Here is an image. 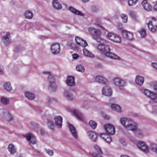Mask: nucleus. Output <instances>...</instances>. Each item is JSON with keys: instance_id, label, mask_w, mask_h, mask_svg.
Wrapping results in <instances>:
<instances>
[{"instance_id": "1", "label": "nucleus", "mask_w": 157, "mask_h": 157, "mask_svg": "<svg viewBox=\"0 0 157 157\" xmlns=\"http://www.w3.org/2000/svg\"><path fill=\"white\" fill-rule=\"evenodd\" d=\"M98 49L107 57L115 59L120 60V58L117 55L110 53L109 46L103 44H99L98 46Z\"/></svg>"}, {"instance_id": "2", "label": "nucleus", "mask_w": 157, "mask_h": 157, "mask_svg": "<svg viewBox=\"0 0 157 157\" xmlns=\"http://www.w3.org/2000/svg\"><path fill=\"white\" fill-rule=\"evenodd\" d=\"M120 121L121 124L128 130L134 131L137 128L136 123L131 119L126 118H121Z\"/></svg>"}, {"instance_id": "3", "label": "nucleus", "mask_w": 157, "mask_h": 157, "mask_svg": "<svg viewBox=\"0 0 157 157\" xmlns=\"http://www.w3.org/2000/svg\"><path fill=\"white\" fill-rule=\"evenodd\" d=\"M144 94L150 98V102L151 103L153 104L157 102V95L156 94L147 89L144 90Z\"/></svg>"}, {"instance_id": "4", "label": "nucleus", "mask_w": 157, "mask_h": 157, "mask_svg": "<svg viewBox=\"0 0 157 157\" xmlns=\"http://www.w3.org/2000/svg\"><path fill=\"white\" fill-rule=\"evenodd\" d=\"M47 73L49 74L48 77V81L50 83V85L48 87V89L52 91H55L56 88V86L55 84V80L54 77L52 75H50V73L48 72H44V73Z\"/></svg>"}, {"instance_id": "5", "label": "nucleus", "mask_w": 157, "mask_h": 157, "mask_svg": "<svg viewBox=\"0 0 157 157\" xmlns=\"http://www.w3.org/2000/svg\"><path fill=\"white\" fill-rule=\"evenodd\" d=\"M147 25L150 31L153 33L156 31L157 28V20L155 18L152 17L151 20L147 23Z\"/></svg>"}, {"instance_id": "6", "label": "nucleus", "mask_w": 157, "mask_h": 157, "mask_svg": "<svg viewBox=\"0 0 157 157\" xmlns=\"http://www.w3.org/2000/svg\"><path fill=\"white\" fill-rule=\"evenodd\" d=\"M102 33L100 29H96L93 34L92 37L97 42L100 43L104 41V39L101 37Z\"/></svg>"}, {"instance_id": "7", "label": "nucleus", "mask_w": 157, "mask_h": 157, "mask_svg": "<svg viewBox=\"0 0 157 157\" xmlns=\"http://www.w3.org/2000/svg\"><path fill=\"white\" fill-rule=\"evenodd\" d=\"M107 37L111 40L116 42L120 43L121 40L120 37L117 35L109 33L107 35Z\"/></svg>"}, {"instance_id": "8", "label": "nucleus", "mask_w": 157, "mask_h": 157, "mask_svg": "<svg viewBox=\"0 0 157 157\" xmlns=\"http://www.w3.org/2000/svg\"><path fill=\"white\" fill-rule=\"evenodd\" d=\"M94 149L97 153L93 152L91 153L94 157H103L101 155L103 152L100 147L97 145H94Z\"/></svg>"}, {"instance_id": "9", "label": "nucleus", "mask_w": 157, "mask_h": 157, "mask_svg": "<svg viewBox=\"0 0 157 157\" xmlns=\"http://www.w3.org/2000/svg\"><path fill=\"white\" fill-rule=\"evenodd\" d=\"M113 82L115 85L118 86L120 90H123L125 84L124 81L119 78H116L113 80Z\"/></svg>"}, {"instance_id": "10", "label": "nucleus", "mask_w": 157, "mask_h": 157, "mask_svg": "<svg viewBox=\"0 0 157 157\" xmlns=\"http://www.w3.org/2000/svg\"><path fill=\"white\" fill-rule=\"evenodd\" d=\"M104 127L105 129L108 134L112 135L115 133V128L113 125L108 124H105Z\"/></svg>"}, {"instance_id": "11", "label": "nucleus", "mask_w": 157, "mask_h": 157, "mask_svg": "<svg viewBox=\"0 0 157 157\" xmlns=\"http://www.w3.org/2000/svg\"><path fill=\"white\" fill-rule=\"evenodd\" d=\"M122 36L126 39L128 40H132L133 39V33L130 32L128 31L125 30H122L121 31Z\"/></svg>"}, {"instance_id": "12", "label": "nucleus", "mask_w": 157, "mask_h": 157, "mask_svg": "<svg viewBox=\"0 0 157 157\" xmlns=\"http://www.w3.org/2000/svg\"><path fill=\"white\" fill-rule=\"evenodd\" d=\"M73 113L75 117L79 121H83L85 120V117L82 113L78 110L74 109L73 110Z\"/></svg>"}, {"instance_id": "13", "label": "nucleus", "mask_w": 157, "mask_h": 157, "mask_svg": "<svg viewBox=\"0 0 157 157\" xmlns=\"http://www.w3.org/2000/svg\"><path fill=\"white\" fill-rule=\"evenodd\" d=\"M23 136L26 138L30 144H33L36 143L35 138L31 133H27L24 135Z\"/></svg>"}, {"instance_id": "14", "label": "nucleus", "mask_w": 157, "mask_h": 157, "mask_svg": "<svg viewBox=\"0 0 157 157\" xmlns=\"http://www.w3.org/2000/svg\"><path fill=\"white\" fill-rule=\"evenodd\" d=\"M75 39L76 42L78 45L84 47H85L87 45L86 42L82 39L78 37H76Z\"/></svg>"}, {"instance_id": "15", "label": "nucleus", "mask_w": 157, "mask_h": 157, "mask_svg": "<svg viewBox=\"0 0 157 157\" xmlns=\"http://www.w3.org/2000/svg\"><path fill=\"white\" fill-rule=\"evenodd\" d=\"M102 94L106 96H109L112 95V90L110 87L106 86L103 87L102 90Z\"/></svg>"}, {"instance_id": "16", "label": "nucleus", "mask_w": 157, "mask_h": 157, "mask_svg": "<svg viewBox=\"0 0 157 157\" xmlns=\"http://www.w3.org/2000/svg\"><path fill=\"white\" fill-rule=\"evenodd\" d=\"M51 50L54 54L59 53L60 51L59 45L57 43L53 44L51 48Z\"/></svg>"}, {"instance_id": "17", "label": "nucleus", "mask_w": 157, "mask_h": 157, "mask_svg": "<svg viewBox=\"0 0 157 157\" xmlns=\"http://www.w3.org/2000/svg\"><path fill=\"white\" fill-rule=\"evenodd\" d=\"M56 126L59 128H61L63 121L62 117L60 116H57L54 118Z\"/></svg>"}, {"instance_id": "18", "label": "nucleus", "mask_w": 157, "mask_h": 157, "mask_svg": "<svg viewBox=\"0 0 157 157\" xmlns=\"http://www.w3.org/2000/svg\"><path fill=\"white\" fill-rule=\"evenodd\" d=\"M74 77L69 76L67 77L66 81V84L69 86H74L75 84Z\"/></svg>"}, {"instance_id": "19", "label": "nucleus", "mask_w": 157, "mask_h": 157, "mask_svg": "<svg viewBox=\"0 0 157 157\" xmlns=\"http://www.w3.org/2000/svg\"><path fill=\"white\" fill-rule=\"evenodd\" d=\"M141 4L144 9L147 11H150L151 10V6L147 2V0H144L142 1Z\"/></svg>"}, {"instance_id": "20", "label": "nucleus", "mask_w": 157, "mask_h": 157, "mask_svg": "<svg viewBox=\"0 0 157 157\" xmlns=\"http://www.w3.org/2000/svg\"><path fill=\"white\" fill-rule=\"evenodd\" d=\"M144 81V78L143 77L139 75L136 76L135 82L136 84L141 85L143 83Z\"/></svg>"}, {"instance_id": "21", "label": "nucleus", "mask_w": 157, "mask_h": 157, "mask_svg": "<svg viewBox=\"0 0 157 157\" xmlns=\"http://www.w3.org/2000/svg\"><path fill=\"white\" fill-rule=\"evenodd\" d=\"M10 34L9 32H7L6 35L2 38L4 43L6 45L9 44L11 42L9 37Z\"/></svg>"}, {"instance_id": "22", "label": "nucleus", "mask_w": 157, "mask_h": 157, "mask_svg": "<svg viewBox=\"0 0 157 157\" xmlns=\"http://www.w3.org/2000/svg\"><path fill=\"white\" fill-rule=\"evenodd\" d=\"M100 136L108 143H109L112 141L111 137L106 134H101L100 135Z\"/></svg>"}, {"instance_id": "23", "label": "nucleus", "mask_w": 157, "mask_h": 157, "mask_svg": "<svg viewBox=\"0 0 157 157\" xmlns=\"http://www.w3.org/2000/svg\"><path fill=\"white\" fill-rule=\"evenodd\" d=\"M95 79L96 81L103 84H106L107 82L106 80L101 76H97Z\"/></svg>"}, {"instance_id": "24", "label": "nucleus", "mask_w": 157, "mask_h": 157, "mask_svg": "<svg viewBox=\"0 0 157 157\" xmlns=\"http://www.w3.org/2000/svg\"><path fill=\"white\" fill-rule=\"evenodd\" d=\"M88 134L90 138L93 141H94L97 139V136L96 134L91 131H88Z\"/></svg>"}, {"instance_id": "25", "label": "nucleus", "mask_w": 157, "mask_h": 157, "mask_svg": "<svg viewBox=\"0 0 157 157\" xmlns=\"http://www.w3.org/2000/svg\"><path fill=\"white\" fill-rule=\"evenodd\" d=\"M69 125L70 130L72 135L75 138H77V136L75 127L70 124H69Z\"/></svg>"}, {"instance_id": "26", "label": "nucleus", "mask_w": 157, "mask_h": 157, "mask_svg": "<svg viewBox=\"0 0 157 157\" xmlns=\"http://www.w3.org/2000/svg\"><path fill=\"white\" fill-rule=\"evenodd\" d=\"M143 146H141V147L139 145V144H137V146L140 148L141 150L144 151L145 153H147L148 151V148L147 145L145 144H142Z\"/></svg>"}, {"instance_id": "27", "label": "nucleus", "mask_w": 157, "mask_h": 157, "mask_svg": "<svg viewBox=\"0 0 157 157\" xmlns=\"http://www.w3.org/2000/svg\"><path fill=\"white\" fill-rule=\"evenodd\" d=\"M52 4L53 7L56 9H59L62 8L61 5L56 0H54L53 1Z\"/></svg>"}, {"instance_id": "28", "label": "nucleus", "mask_w": 157, "mask_h": 157, "mask_svg": "<svg viewBox=\"0 0 157 157\" xmlns=\"http://www.w3.org/2000/svg\"><path fill=\"white\" fill-rule=\"evenodd\" d=\"M69 10L70 11L75 14L79 15L80 16L83 15V14L81 12L76 10L72 7H70L69 8Z\"/></svg>"}, {"instance_id": "29", "label": "nucleus", "mask_w": 157, "mask_h": 157, "mask_svg": "<svg viewBox=\"0 0 157 157\" xmlns=\"http://www.w3.org/2000/svg\"><path fill=\"white\" fill-rule=\"evenodd\" d=\"M83 52L84 55L85 56L91 58L94 57H95L94 55L93 54L86 48H84L83 49Z\"/></svg>"}, {"instance_id": "30", "label": "nucleus", "mask_w": 157, "mask_h": 157, "mask_svg": "<svg viewBox=\"0 0 157 157\" xmlns=\"http://www.w3.org/2000/svg\"><path fill=\"white\" fill-rule=\"evenodd\" d=\"M111 108L113 110L117 112H120L121 111V108L119 105L117 104H112L111 105Z\"/></svg>"}, {"instance_id": "31", "label": "nucleus", "mask_w": 157, "mask_h": 157, "mask_svg": "<svg viewBox=\"0 0 157 157\" xmlns=\"http://www.w3.org/2000/svg\"><path fill=\"white\" fill-rule=\"evenodd\" d=\"M25 94L26 97L29 100H33L35 98V96L34 94L29 92H26Z\"/></svg>"}, {"instance_id": "32", "label": "nucleus", "mask_w": 157, "mask_h": 157, "mask_svg": "<svg viewBox=\"0 0 157 157\" xmlns=\"http://www.w3.org/2000/svg\"><path fill=\"white\" fill-rule=\"evenodd\" d=\"M25 18L27 19H31L33 17V13L29 10L26 11L24 13Z\"/></svg>"}, {"instance_id": "33", "label": "nucleus", "mask_w": 157, "mask_h": 157, "mask_svg": "<svg viewBox=\"0 0 157 157\" xmlns=\"http://www.w3.org/2000/svg\"><path fill=\"white\" fill-rule=\"evenodd\" d=\"M8 150L10 153L11 154H13L16 152V150L14 146L12 144H10L9 145Z\"/></svg>"}, {"instance_id": "34", "label": "nucleus", "mask_w": 157, "mask_h": 157, "mask_svg": "<svg viewBox=\"0 0 157 157\" xmlns=\"http://www.w3.org/2000/svg\"><path fill=\"white\" fill-rule=\"evenodd\" d=\"M5 89L7 91H10L12 90V87L10 82H6L4 85Z\"/></svg>"}, {"instance_id": "35", "label": "nucleus", "mask_w": 157, "mask_h": 157, "mask_svg": "<svg viewBox=\"0 0 157 157\" xmlns=\"http://www.w3.org/2000/svg\"><path fill=\"white\" fill-rule=\"evenodd\" d=\"M139 33L141 37H145L147 35L145 29L144 28L140 29V30L139 31Z\"/></svg>"}, {"instance_id": "36", "label": "nucleus", "mask_w": 157, "mask_h": 157, "mask_svg": "<svg viewBox=\"0 0 157 157\" xmlns=\"http://www.w3.org/2000/svg\"><path fill=\"white\" fill-rule=\"evenodd\" d=\"M89 124L90 126L93 129H95L97 125V123L95 121L93 120L90 121L89 122Z\"/></svg>"}, {"instance_id": "37", "label": "nucleus", "mask_w": 157, "mask_h": 157, "mask_svg": "<svg viewBox=\"0 0 157 157\" xmlns=\"http://www.w3.org/2000/svg\"><path fill=\"white\" fill-rule=\"evenodd\" d=\"M76 70L78 71L84 72L85 71L84 67L81 65H78L76 67Z\"/></svg>"}, {"instance_id": "38", "label": "nucleus", "mask_w": 157, "mask_h": 157, "mask_svg": "<svg viewBox=\"0 0 157 157\" xmlns=\"http://www.w3.org/2000/svg\"><path fill=\"white\" fill-rule=\"evenodd\" d=\"M64 95L69 100H72V94L68 92L67 91H65L64 92Z\"/></svg>"}, {"instance_id": "39", "label": "nucleus", "mask_w": 157, "mask_h": 157, "mask_svg": "<svg viewBox=\"0 0 157 157\" xmlns=\"http://www.w3.org/2000/svg\"><path fill=\"white\" fill-rule=\"evenodd\" d=\"M47 124L49 128L51 129H53L54 127V124L51 120L48 121Z\"/></svg>"}, {"instance_id": "40", "label": "nucleus", "mask_w": 157, "mask_h": 157, "mask_svg": "<svg viewBox=\"0 0 157 157\" xmlns=\"http://www.w3.org/2000/svg\"><path fill=\"white\" fill-rule=\"evenodd\" d=\"M151 150L157 154V146L154 144H152L150 146Z\"/></svg>"}, {"instance_id": "41", "label": "nucleus", "mask_w": 157, "mask_h": 157, "mask_svg": "<svg viewBox=\"0 0 157 157\" xmlns=\"http://www.w3.org/2000/svg\"><path fill=\"white\" fill-rule=\"evenodd\" d=\"M1 102L3 104H5V105H7L9 103V100L7 98H4V97H2L1 98Z\"/></svg>"}, {"instance_id": "42", "label": "nucleus", "mask_w": 157, "mask_h": 157, "mask_svg": "<svg viewBox=\"0 0 157 157\" xmlns=\"http://www.w3.org/2000/svg\"><path fill=\"white\" fill-rule=\"evenodd\" d=\"M121 17L122 21L124 23H126L128 20V16L124 14H122L121 15Z\"/></svg>"}, {"instance_id": "43", "label": "nucleus", "mask_w": 157, "mask_h": 157, "mask_svg": "<svg viewBox=\"0 0 157 157\" xmlns=\"http://www.w3.org/2000/svg\"><path fill=\"white\" fill-rule=\"evenodd\" d=\"M95 21H96V22L95 24V25L97 26L100 27V28L102 29H105L104 27H102V26L98 24L100 23L101 22V20L100 18H96L95 19Z\"/></svg>"}, {"instance_id": "44", "label": "nucleus", "mask_w": 157, "mask_h": 157, "mask_svg": "<svg viewBox=\"0 0 157 157\" xmlns=\"http://www.w3.org/2000/svg\"><path fill=\"white\" fill-rule=\"evenodd\" d=\"M96 29H95L93 27H91L88 28V31L90 34L93 35Z\"/></svg>"}, {"instance_id": "45", "label": "nucleus", "mask_w": 157, "mask_h": 157, "mask_svg": "<svg viewBox=\"0 0 157 157\" xmlns=\"http://www.w3.org/2000/svg\"><path fill=\"white\" fill-rule=\"evenodd\" d=\"M44 150L46 153L49 155L51 156L53 155V150L46 148H45Z\"/></svg>"}, {"instance_id": "46", "label": "nucleus", "mask_w": 157, "mask_h": 157, "mask_svg": "<svg viewBox=\"0 0 157 157\" xmlns=\"http://www.w3.org/2000/svg\"><path fill=\"white\" fill-rule=\"evenodd\" d=\"M137 1V0H128V3L129 6H132L135 4Z\"/></svg>"}, {"instance_id": "47", "label": "nucleus", "mask_w": 157, "mask_h": 157, "mask_svg": "<svg viewBox=\"0 0 157 157\" xmlns=\"http://www.w3.org/2000/svg\"><path fill=\"white\" fill-rule=\"evenodd\" d=\"M7 115H8V117L7 118V121H10L12 120L13 117L11 115L9 112H7Z\"/></svg>"}, {"instance_id": "48", "label": "nucleus", "mask_w": 157, "mask_h": 157, "mask_svg": "<svg viewBox=\"0 0 157 157\" xmlns=\"http://www.w3.org/2000/svg\"><path fill=\"white\" fill-rule=\"evenodd\" d=\"M70 47L71 48L75 50L76 48V45L74 43H71L70 45Z\"/></svg>"}, {"instance_id": "49", "label": "nucleus", "mask_w": 157, "mask_h": 157, "mask_svg": "<svg viewBox=\"0 0 157 157\" xmlns=\"http://www.w3.org/2000/svg\"><path fill=\"white\" fill-rule=\"evenodd\" d=\"M72 56L73 59H76L78 57V55L77 54L74 53L72 55Z\"/></svg>"}, {"instance_id": "50", "label": "nucleus", "mask_w": 157, "mask_h": 157, "mask_svg": "<svg viewBox=\"0 0 157 157\" xmlns=\"http://www.w3.org/2000/svg\"><path fill=\"white\" fill-rule=\"evenodd\" d=\"M152 67L157 70V63H152Z\"/></svg>"}, {"instance_id": "51", "label": "nucleus", "mask_w": 157, "mask_h": 157, "mask_svg": "<svg viewBox=\"0 0 157 157\" xmlns=\"http://www.w3.org/2000/svg\"><path fill=\"white\" fill-rule=\"evenodd\" d=\"M153 87L154 90L157 92V83H154L153 84Z\"/></svg>"}, {"instance_id": "52", "label": "nucleus", "mask_w": 157, "mask_h": 157, "mask_svg": "<svg viewBox=\"0 0 157 157\" xmlns=\"http://www.w3.org/2000/svg\"><path fill=\"white\" fill-rule=\"evenodd\" d=\"M153 8L155 10L157 11V2L154 5Z\"/></svg>"}, {"instance_id": "53", "label": "nucleus", "mask_w": 157, "mask_h": 157, "mask_svg": "<svg viewBox=\"0 0 157 157\" xmlns=\"http://www.w3.org/2000/svg\"><path fill=\"white\" fill-rule=\"evenodd\" d=\"M145 144V143L143 142H142V141H139L137 144H139V145L140 146V147H141V146H143V145L142 144Z\"/></svg>"}, {"instance_id": "54", "label": "nucleus", "mask_w": 157, "mask_h": 157, "mask_svg": "<svg viewBox=\"0 0 157 157\" xmlns=\"http://www.w3.org/2000/svg\"><path fill=\"white\" fill-rule=\"evenodd\" d=\"M121 157H128V156L127 155H122L121 156Z\"/></svg>"}, {"instance_id": "55", "label": "nucleus", "mask_w": 157, "mask_h": 157, "mask_svg": "<svg viewBox=\"0 0 157 157\" xmlns=\"http://www.w3.org/2000/svg\"><path fill=\"white\" fill-rule=\"evenodd\" d=\"M83 2H88V1H89V0H81Z\"/></svg>"}, {"instance_id": "56", "label": "nucleus", "mask_w": 157, "mask_h": 157, "mask_svg": "<svg viewBox=\"0 0 157 157\" xmlns=\"http://www.w3.org/2000/svg\"><path fill=\"white\" fill-rule=\"evenodd\" d=\"M18 157H21V155H19Z\"/></svg>"}]
</instances>
